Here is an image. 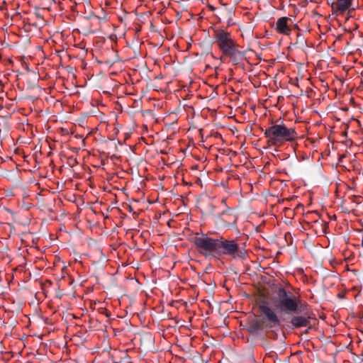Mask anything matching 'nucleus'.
I'll list each match as a JSON object with an SVG mask.
<instances>
[{
    "label": "nucleus",
    "mask_w": 363,
    "mask_h": 363,
    "mask_svg": "<svg viewBox=\"0 0 363 363\" xmlns=\"http://www.w3.org/2000/svg\"><path fill=\"white\" fill-rule=\"evenodd\" d=\"M273 304L278 311L287 314L307 311L308 307L299 296L282 287L279 288L273 298Z\"/></svg>",
    "instance_id": "f257e3e1"
},
{
    "label": "nucleus",
    "mask_w": 363,
    "mask_h": 363,
    "mask_svg": "<svg viewBox=\"0 0 363 363\" xmlns=\"http://www.w3.org/2000/svg\"><path fill=\"white\" fill-rule=\"evenodd\" d=\"M264 136L270 145L281 147L286 143H291L298 138L294 128H287L284 124H274L267 128Z\"/></svg>",
    "instance_id": "f03ea898"
},
{
    "label": "nucleus",
    "mask_w": 363,
    "mask_h": 363,
    "mask_svg": "<svg viewBox=\"0 0 363 363\" xmlns=\"http://www.w3.org/2000/svg\"><path fill=\"white\" fill-rule=\"evenodd\" d=\"M217 255H226L233 259H240L244 257L245 251L242 250L235 240H226L223 238H218Z\"/></svg>",
    "instance_id": "7ed1b4c3"
},
{
    "label": "nucleus",
    "mask_w": 363,
    "mask_h": 363,
    "mask_svg": "<svg viewBox=\"0 0 363 363\" xmlns=\"http://www.w3.org/2000/svg\"><path fill=\"white\" fill-rule=\"evenodd\" d=\"M353 1L354 0H336L333 2L331 5L333 14L336 16H343L347 12V16L345 17L344 30L348 33H351L353 30H357L358 28L357 25H355L353 28L348 26V21L354 10V8H352Z\"/></svg>",
    "instance_id": "20e7f679"
},
{
    "label": "nucleus",
    "mask_w": 363,
    "mask_h": 363,
    "mask_svg": "<svg viewBox=\"0 0 363 363\" xmlns=\"http://www.w3.org/2000/svg\"><path fill=\"white\" fill-rule=\"evenodd\" d=\"M194 244L198 252L203 255L208 256L213 253L217 255L218 245V238L215 239L208 237L207 234H203L202 236H196L193 238Z\"/></svg>",
    "instance_id": "39448f33"
},
{
    "label": "nucleus",
    "mask_w": 363,
    "mask_h": 363,
    "mask_svg": "<svg viewBox=\"0 0 363 363\" xmlns=\"http://www.w3.org/2000/svg\"><path fill=\"white\" fill-rule=\"evenodd\" d=\"M259 319L266 328V330L280 325L281 323L278 315L267 301L259 305Z\"/></svg>",
    "instance_id": "423d86ee"
},
{
    "label": "nucleus",
    "mask_w": 363,
    "mask_h": 363,
    "mask_svg": "<svg viewBox=\"0 0 363 363\" xmlns=\"http://www.w3.org/2000/svg\"><path fill=\"white\" fill-rule=\"evenodd\" d=\"M215 41L219 50L223 53L233 46H238L231 34L223 29H217L214 32Z\"/></svg>",
    "instance_id": "0eeeda50"
},
{
    "label": "nucleus",
    "mask_w": 363,
    "mask_h": 363,
    "mask_svg": "<svg viewBox=\"0 0 363 363\" xmlns=\"http://www.w3.org/2000/svg\"><path fill=\"white\" fill-rule=\"evenodd\" d=\"M293 26L298 28L296 24H293L292 19L290 17L283 16L277 20L274 30L277 33L280 35H290Z\"/></svg>",
    "instance_id": "6e6552de"
},
{
    "label": "nucleus",
    "mask_w": 363,
    "mask_h": 363,
    "mask_svg": "<svg viewBox=\"0 0 363 363\" xmlns=\"http://www.w3.org/2000/svg\"><path fill=\"white\" fill-rule=\"evenodd\" d=\"M218 216L225 226L235 225L237 222V217L233 213V210L230 208H227L222 213H219Z\"/></svg>",
    "instance_id": "1a4fd4ad"
},
{
    "label": "nucleus",
    "mask_w": 363,
    "mask_h": 363,
    "mask_svg": "<svg viewBox=\"0 0 363 363\" xmlns=\"http://www.w3.org/2000/svg\"><path fill=\"white\" fill-rule=\"evenodd\" d=\"M238 46H233V48L222 53L225 57H230V61L233 65L239 64L242 61L244 56L243 53L238 50Z\"/></svg>",
    "instance_id": "9d476101"
},
{
    "label": "nucleus",
    "mask_w": 363,
    "mask_h": 363,
    "mask_svg": "<svg viewBox=\"0 0 363 363\" xmlns=\"http://www.w3.org/2000/svg\"><path fill=\"white\" fill-rule=\"evenodd\" d=\"M311 317L308 316H303V315H296L293 316L291 319L290 323L291 325L297 328L301 327H307L310 324Z\"/></svg>",
    "instance_id": "9b49d317"
},
{
    "label": "nucleus",
    "mask_w": 363,
    "mask_h": 363,
    "mask_svg": "<svg viewBox=\"0 0 363 363\" xmlns=\"http://www.w3.org/2000/svg\"><path fill=\"white\" fill-rule=\"evenodd\" d=\"M266 330V328L264 326L263 323L259 320H256L249 325L248 330L251 334H257L259 331Z\"/></svg>",
    "instance_id": "f8f14e48"
},
{
    "label": "nucleus",
    "mask_w": 363,
    "mask_h": 363,
    "mask_svg": "<svg viewBox=\"0 0 363 363\" xmlns=\"http://www.w3.org/2000/svg\"><path fill=\"white\" fill-rule=\"evenodd\" d=\"M315 223H320L321 225H322V228H323V231H324V230L328 227V224L327 223L324 222L323 220H315Z\"/></svg>",
    "instance_id": "ddd939ff"
},
{
    "label": "nucleus",
    "mask_w": 363,
    "mask_h": 363,
    "mask_svg": "<svg viewBox=\"0 0 363 363\" xmlns=\"http://www.w3.org/2000/svg\"><path fill=\"white\" fill-rule=\"evenodd\" d=\"M337 296L340 299H342L345 298V294L344 293H339Z\"/></svg>",
    "instance_id": "4468645a"
},
{
    "label": "nucleus",
    "mask_w": 363,
    "mask_h": 363,
    "mask_svg": "<svg viewBox=\"0 0 363 363\" xmlns=\"http://www.w3.org/2000/svg\"><path fill=\"white\" fill-rule=\"evenodd\" d=\"M225 201H226V199H222V203H225Z\"/></svg>",
    "instance_id": "2eb2a0df"
}]
</instances>
